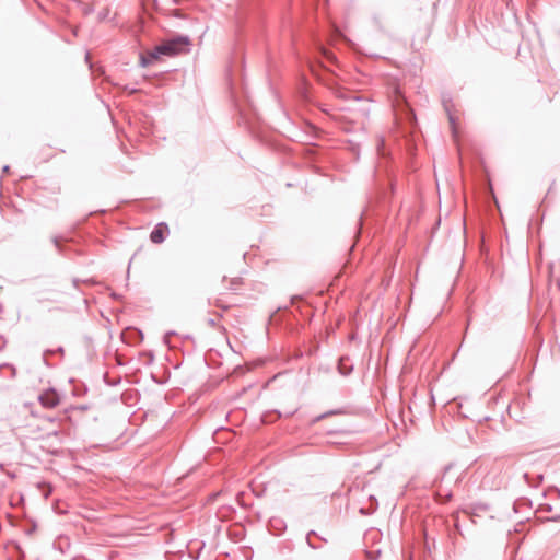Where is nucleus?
<instances>
[{
	"mask_svg": "<svg viewBox=\"0 0 560 560\" xmlns=\"http://www.w3.org/2000/svg\"><path fill=\"white\" fill-rule=\"evenodd\" d=\"M190 45V38L186 35H177L173 38L165 40L164 43L155 46L150 50V57L160 58L161 56L173 57L179 55L186 50Z\"/></svg>",
	"mask_w": 560,
	"mask_h": 560,
	"instance_id": "obj_1",
	"label": "nucleus"
},
{
	"mask_svg": "<svg viewBox=\"0 0 560 560\" xmlns=\"http://www.w3.org/2000/svg\"><path fill=\"white\" fill-rule=\"evenodd\" d=\"M453 468V464H448L444 467V470H443V474L441 476V478L439 480H436V495L439 498H443V501L446 502V501H450L451 498H452V492L447 489H444L443 487V482L447 476V474L452 470Z\"/></svg>",
	"mask_w": 560,
	"mask_h": 560,
	"instance_id": "obj_2",
	"label": "nucleus"
},
{
	"mask_svg": "<svg viewBox=\"0 0 560 560\" xmlns=\"http://www.w3.org/2000/svg\"><path fill=\"white\" fill-rule=\"evenodd\" d=\"M38 399L40 404L46 408H54L59 404V395L52 388L40 394Z\"/></svg>",
	"mask_w": 560,
	"mask_h": 560,
	"instance_id": "obj_3",
	"label": "nucleus"
},
{
	"mask_svg": "<svg viewBox=\"0 0 560 560\" xmlns=\"http://www.w3.org/2000/svg\"><path fill=\"white\" fill-rule=\"evenodd\" d=\"M165 230L167 225L165 223L158 224L150 233V240L154 244H161L165 240Z\"/></svg>",
	"mask_w": 560,
	"mask_h": 560,
	"instance_id": "obj_4",
	"label": "nucleus"
},
{
	"mask_svg": "<svg viewBox=\"0 0 560 560\" xmlns=\"http://www.w3.org/2000/svg\"><path fill=\"white\" fill-rule=\"evenodd\" d=\"M337 369L342 376H348L353 371V364L349 362V358L341 357L338 361Z\"/></svg>",
	"mask_w": 560,
	"mask_h": 560,
	"instance_id": "obj_5",
	"label": "nucleus"
},
{
	"mask_svg": "<svg viewBox=\"0 0 560 560\" xmlns=\"http://www.w3.org/2000/svg\"><path fill=\"white\" fill-rule=\"evenodd\" d=\"M443 106H444L445 112L447 113L450 125H451L453 131L455 132L456 120H455V116H454V114L452 112V107H453L452 101L444 98L443 100Z\"/></svg>",
	"mask_w": 560,
	"mask_h": 560,
	"instance_id": "obj_6",
	"label": "nucleus"
},
{
	"mask_svg": "<svg viewBox=\"0 0 560 560\" xmlns=\"http://www.w3.org/2000/svg\"><path fill=\"white\" fill-rule=\"evenodd\" d=\"M369 500L371 502V505L369 509L366 508H361L360 509V513L362 515H369V514H372L376 509H377V500L374 495H370L369 497Z\"/></svg>",
	"mask_w": 560,
	"mask_h": 560,
	"instance_id": "obj_7",
	"label": "nucleus"
},
{
	"mask_svg": "<svg viewBox=\"0 0 560 560\" xmlns=\"http://www.w3.org/2000/svg\"><path fill=\"white\" fill-rule=\"evenodd\" d=\"M55 353H59L60 355H63L65 349L62 347H58L56 350H52V349L45 350L44 354H43V361L46 365H48L47 355L55 354Z\"/></svg>",
	"mask_w": 560,
	"mask_h": 560,
	"instance_id": "obj_8",
	"label": "nucleus"
},
{
	"mask_svg": "<svg viewBox=\"0 0 560 560\" xmlns=\"http://www.w3.org/2000/svg\"><path fill=\"white\" fill-rule=\"evenodd\" d=\"M159 58H152L150 57V51H148L145 55H140V65L141 67H148L151 65L154 60H158Z\"/></svg>",
	"mask_w": 560,
	"mask_h": 560,
	"instance_id": "obj_9",
	"label": "nucleus"
},
{
	"mask_svg": "<svg viewBox=\"0 0 560 560\" xmlns=\"http://www.w3.org/2000/svg\"><path fill=\"white\" fill-rule=\"evenodd\" d=\"M315 534H316V533H315L314 530H311V532H308V534L306 535V541H307L308 546H310L311 548H313V549H317V548H318L317 546H315V545L311 541V536H312V535H315Z\"/></svg>",
	"mask_w": 560,
	"mask_h": 560,
	"instance_id": "obj_10",
	"label": "nucleus"
},
{
	"mask_svg": "<svg viewBox=\"0 0 560 560\" xmlns=\"http://www.w3.org/2000/svg\"><path fill=\"white\" fill-rule=\"evenodd\" d=\"M51 241H52L54 245L56 246V248H57L59 252H61V246H60L61 237H59V236H54V237L51 238Z\"/></svg>",
	"mask_w": 560,
	"mask_h": 560,
	"instance_id": "obj_11",
	"label": "nucleus"
},
{
	"mask_svg": "<svg viewBox=\"0 0 560 560\" xmlns=\"http://www.w3.org/2000/svg\"><path fill=\"white\" fill-rule=\"evenodd\" d=\"M108 13H109L108 9H105L104 11L100 12L98 13V20L100 21L105 20L108 16Z\"/></svg>",
	"mask_w": 560,
	"mask_h": 560,
	"instance_id": "obj_12",
	"label": "nucleus"
},
{
	"mask_svg": "<svg viewBox=\"0 0 560 560\" xmlns=\"http://www.w3.org/2000/svg\"><path fill=\"white\" fill-rule=\"evenodd\" d=\"M334 413H335V411H329V412L322 413V415H319V416H317V417H316L315 421H320V420H323L324 418H326L327 416H329V415H334Z\"/></svg>",
	"mask_w": 560,
	"mask_h": 560,
	"instance_id": "obj_13",
	"label": "nucleus"
},
{
	"mask_svg": "<svg viewBox=\"0 0 560 560\" xmlns=\"http://www.w3.org/2000/svg\"><path fill=\"white\" fill-rule=\"evenodd\" d=\"M173 335H175V332H174V331H168V332H166V334H165V336H164V338H163L164 343L170 345V337H171V336H173Z\"/></svg>",
	"mask_w": 560,
	"mask_h": 560,
	"instance_id": "obj_14",
	"label": "nucleus"
},
{
	"mask_svg": "<svg viewBox=\"0 0 560 560\" xmlns=\"http://www.w3.org/2000/svg\"><path fill=\"white\" fill-rule=\"evenodd\" d=\"M208 325L211 326V327H215L217 326V320L214 318H209L207 320Z\"/></svg>",
	"mask_w": 560,
	"mask_h": 560,
	"instance_id": "obj_15",
	"label": "nucleus"
},
{
	"mask_svg": "<svg viewBox=\"0 0 560 560\" xmlns=\"http://www.w3.org/2000/svg\"><path fill=\"white\" fill-rule=\"evenodd\" d=\"M5 346V340L2 336H0V351L4 348Z\"/></svg>",
	"mask_w": 560,
	"mask_h": 560,
	"instance_id": "obj_16",
	"label": "nucleus"
},
{
	"mask_svg": "<svg viewBox=\"0 0 560 560\" xmlns=\"http://www.w3.org/2000/svg\"><path fill=\"white\" fill-rule=\"evenodd\" d=\"M540 509H541V510H545V511H547V512H550V511L552 510L551 505H549V504L541 505V508H540Z\"/></svg>",
	"mask_w": 560,
	"mask_h": 560,
	"instance_id": "obj_17",
	"label": "nucleus"
},
{
	"mask_svg": "<svg viewBox=\"0 0 560 560\" xmlns=\"http://www.w3.org/2000/svg\"><path fill=\"white\" fill-rule=\"evenodd\" d=\"M549 521L558 522V521H560V515L559 514L558 515H553V516H551L549 518Z\"/></svg>",
	"mask_w": 560,
	"mask_h": 560,
	"instance_id": "obj_18",
	"label": "nucleus"
},
{
	"mask_svg": "<svg viewBox=\"0 0 560 560\" xmlns=\"http://www.w3.org/2000/svg\"><path fill=\"white\" fill-rule=\"evenodd\" d=\"M214 305H215V306H218V307H221V308H223V310H228V306H223V305H221V303L219 302V300L215 302V304H214Z\"/></svg>",
	"mask_w": 560,
	"mask_h": 560,
	"instance_id": "obj_19",
	"label": "nucleus"
},
{
	"mask_svg": "<svg viewBox=\"0 0 560 560\" xmlns=\"http://www.w3.org/2000/svg\"><path fill=\"white\" fill-rule=\"evenodd\" d=\"M92 11H93V9L89 7V8L84 9V14H90V13H92Z\"/></svg>",
	"mask_w": 560,
	"mask_h": 560,
	"instance_id": "obj_20",
	"label": "nucleus"
},
{
	"mask_svg": "<svg viewBox=\"0 0 560 560\" xmlns=\"http://www.w3.org/2000/svg\"><path fill=\"white\" fill-rule=\"evenodd\" d=\"M9 168H10L9 165H4L3 168H2V172L7 173V172H9Z\"/></svg>",
	"mask_w": 560,
	"mask_h": 560,
	"instance_id": "obj_21",
	"label": "nucleus"
},
{
	"mask_svg": "<svg viewBox=\"0 0 560 560\" xmlns=\"http://www.w3.org/2000/svg\"><path fill=\"white\" fill-rule=\"evenodd\" d=\"M137 91H138V90H137V89H135V88H129V93H131V94H132V93H136Z\"/></svg>",
	"mask_w": 560,
	"mask_h": 560,
	"instance_id": "obj_22",
	"label": "nucleus"
},
{
	"mask_svg": "<svg viewBox=\"0 0 560 560\" xmlns=\"http://www.w3.org/2000/svg\"><path fill=\"white\" fill-rule=\"evenodd\" d=\"M236 283H237V279L232 280V284H236Z\"/></svg>",
	"mask_w": 560,
	"mask_h": 560,
	"instance_id": "obj_23",
	"label": "nucleus"
}]
</instances>
